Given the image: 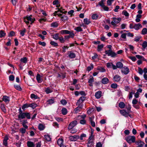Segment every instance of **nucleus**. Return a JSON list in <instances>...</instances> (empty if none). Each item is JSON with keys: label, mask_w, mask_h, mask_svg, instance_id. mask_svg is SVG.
Wrapping results in <instances>:
<instances>
[{"label": "nucleus", "mask_w": 147, "mask_h": 147, "mask_svg": "<svg viewBox=\"0 0 147 147\" xmlns=\"http://www.w3.org/2000/svg\"><path fill=\"white\" fill-rule=\"evenodd\" d=\"M26 117L28 119H30L31 117L30 114L29 113L23 112L18 114V120H20L22 119H25Z\"/></svg>", "instance_id": "obj_1"}, {"label": "nucleus", "mask_w": 147, "mask_h": 147, "mask_svg": "<svg viewBox=\"0 0 147 147\" xmlns=\"http://www.w3.org/2000/svg\"><path fill=\"white\" fill-rule=\"evenodd\" d=\"M125 140L128 143L130 144L135 142L136 137L134 136H129L126 137Z\"/></svg>", "instance_id": "obj_2"}, {"label": "nucleus", "mask_w": 147, "mask_h": 147, "mask_svg": "<svg viewBox=\"0 0 147 147\" xmlns=\"http://www.w3.org/2000/svg\"><path fill=\"white\" fill-rule=\"evenodd\" d=\"M105 53L108 56H111L112 57H116L117 55V54L113 51L112 50H106L105 51Z\"/></svg>", "instance_id": "obj_3"}, {"label": "nucleus", "mask_w": 147, "mask_h": 147, "mask_svg": "<svg viewBox=\"0 0 147 147\" xmlns=\"http://www.w3.org/2000/svg\"><path fill=\"white\" fill-rule=\"evenodd\" d=\"M113 21L111 22V24L113 26H115L116 24L119 23L121 21V19L120 18H113Z\"/></svg>", "instance_id": "obj_4"}, {"label": "nucleus", "mask_w": 147, "mask_h": 147, "mask_svg": "<svg viewBox=\"0 0 147 147\" xmlns=\"http://www.w3.org/2000/svg\"><path fill=\"white\" fill-rule=\"evenodd\" d=\"M77 124L76 121L75 120L70 123L68 126V128L69 129H71L75 127Z\"/></svg>", "instance_id": "obj_5"}, {"label": "nucleus", "mask_w": 147, "mask_h": 147, "mask_svg": "<svg viewBox=\"0 0 147 147\" xmlns=\"http://www.w3.org/2000/svg\"><path fill=\"white\" fill-rule=\"evenodd\" d=\"M69 138L70 141H76L79 138V136L77 135L71 136L69 137Z\"/></svg>", "instance_id": "obj_6"}, {"label": "nucleus", "mask_w": 147, "mask_h": 147, "mask_svg": "<svg viewBox=\"0 0 147 147\" xmlns=\"http://www.w3.org/2000/svg\"><path fill=\"white\" fill-rule=\"evenodd\" d=\"M121 72L124 74L127 75L129 72V69L127 67L124 66L121 69Z\"/></svg>", "instance_id": "obj_7"}, {"label": "nucleus", "mask_w": 147, "mask_h": 147, "mask_svg": "<svg viewBox=\"0 0 147 147\" xmlns=\"http://www.w3.org/2000/svg\"><path fill=\"white\" fill-rule=\"evenodd\" d=\"M31 17H32V15H30L29 16H26V20H28L29 21L31 22L30 24H32L35 20V19L34 18H31Z\"/></svg>", "instance_id": "obj_8"}, {"label": "nucleus", "mask_w": 147, "mask_h": 147, "mask_svg": "<svg viewBox=\"0 0 147 147\" xmlns=\"http://www.w3.org/2000/svg\"><path fill=\"white\" fill-rule=\"evenodd\" d=\"M121 79V76L118 75H115L113 79V81L115 82H119Z\"/></svg>", "instance_id": "obj_9"}, {"label": "nucleus", "mask_w": 147, "mask_h": 147, "mask_svg": "<svg viewBox=\"0 0 147 147\" xmlns=\"http://www.w3.org/2000/svg\"><path fill=\"white\" fill-rule=\"evenodd\" d=\"M134 142L138 145V146L137 147H142L144 144V142L140 140H139L136 142L135 141Z\"/></svg>", "instance_id": "obj_10"}, {"label": "nucleus", "mask_w": 147, "mask_h": 147, "mask_svg": "<svg viewBox=\"0 0 147 147\" xmlns=\"http://www.w3.org/2000/svg\"><path fill=\"white\" fill-rule=\"evenodd\" d=\"M68 57L71 59H73L76 57V55L71 51H69L67 52Z\"/></svg>", "instance_id": "obj_11"}, {"label": "nucleus", "mask_w": 147, "mask_h": 147, "mask_svg": "<svg viewBox=\"0 0 147 147\" xmlns=\"http://www.w3.org/2000/svg\"><path fill=\"white\" fill-rule=\"evenodd\" d=\"M2 100L7 104L10 101L9 97L7 96H4L2 98Z\"/></svg>", "instance_id": "obj_12"}, {"label": "nucleus", "mask_w": 147, "mask_h": 147, "mask_svg": "<svg viewBox=\"0 0 147 147\" xmlns=\"http://www.w3.org/2000/svg\"><path fill=\"white\" fill-rule=\"evenodd\" d=\"M142 27V25L140 23L135 24L134 25V28L136 30H138Z\"/></svg>", "instance_id": "obj_13"}, {"label": "nucleus", "mask_w": 147, "mask_h": 147, "mask_svg": "<svg viewBox=\"0 0 147 147\" xmlns=\"http://www.w3.org/2000/svg\"><path fill=\"white\" fill-rule=\"evenodd\" d=\"M120 113L126 117L128 116V113L124 110H121L119 111Z\"/></svg>", "instance_id": "obj_14"}, {"label": "nucleus", "mask_w": 147, "mask_h": 147, "mask_svg": "<svg viewBox=\"0 0 147 147\" xmlns=\"http://www.w3.org/2000/svg\"><path fill=\"white\" fill-rule=\"evenodd\" d=\"M95 96L96 98L99 99L102 96V92L101 91H98L95 93Z\"/></svg>", "instance_id": "obj_15"}, {"label": "nucleus", "mask_w": 147, "mask_h": 147, "mask_svg": "<svg viewBox=\"0 0 147 147\" xmlns=\"http://www.w3.org/2000/svg\"><path fill=\"white\" fill-rule=\"evenodd\" d=\"M109 80L106 77L104 78L101 80L102 83L104 84H107L109 83Z\"/></svg>", "instance_id": "obj_16"}, {"label": "nucleus", "mask_w": 147, "mask_h": 147, "mask_svg": "<svg viewBox=\"0 0 147 147\" xmlns=\"http://www.w3.org/2000/svg\"><path fill=\"white\" fill-rule=\"evenodd\" d=\"M86 97L84 96H82L80 98L79 100H78L77 103H82L85 100Z\"/></svg>", "instance_id": "obj_17"}, {"label": "nucleus", "mask_w": 147, "mask_h": 147, "mask_svg": "<svg viewBox=\"0 0 147 147\" xmlns=\"http://www.w3.org/2000/svg\"><path fill=\"white\" fill-rule=\"evenodd\" d=\"M27 144L28 147H34L35 146L34 143L31 141H28Z\"/></svg>", "instance_id": "obj_18"}, {"label": "nucleus", "mask_w": 147, "mask_h": 147, "mask_svg": "<svg viewBox=\"0 0 147 147\" xmlns=\"http://www.w3.org/2000/svg\"><path fill=\"white\" fill-rule=\"evenodd\" d=\"M116 65L117 67L119 69H122L123 67V64L121 62H117L116 63Z\"/></svg>", "instance_id": "obj_19"}, {"label": "nucleus", "mask_w": 147, "mask_h": 147, "mask_svg": "<svg viewBox=\"0 0 147 147\" xmlns=\"http://www.w3.org/2000/svg\"><path fill=\"white\" fill-rule=\"evenodd\" d=\"M60 33L62 34H68L70 33V31L67 30H62L60 31Z\"/></svg>", "instance_id": "obj_20"}, {"label": "nucleus", "mask_w": 147, "mask_h": 147, "mask_svg": "<svg viewBox=\"0 0 147 147\" xmlns=\"http://www.w3.org/2000/svg\"><path fill=\"white\" fill-rule=\"evenodd\" d=\"M94 145L93 140H88L87 143L88 147H92Z\"/></svg>", "instance_id": "obj_21"}, {"label": "nucleus", "mask_w": 147, "mask_h": 147, "mask_svg": "<svg viewBox=\"0 0 147 147\" xmlns=\"http://www.w3.org/2000/svg\"><path fill=\"white\" fill-rule=\"evenodd\" d=\"M45 92L47 94L51 93L53 92V90L52 88L47 87L46 88Z\"/></svg>", "instance_id": "obj_22"}, {"label": "nucleus", "mask_w": 147, "mask_h": 147, "mask_svg": "<svg viewBox=\"0 0 147 147\" xmlns=\"http://www.w3.org/2000/svg\"><path fill=\"white\" fill-rule=\"evenodd\" d=\"M63 140L62 138H59L57 141V144L60 146L63 144Z\"/></svg>", "instance_id": "obj_23"}, {"label": "nucleus", "mask_w": 147, "mask_h": 147, "mask_svg": "<svg viewBox=\"0 0 147 147\" xmlns=\"http://www.w3.org/2000/svg\"><path fill=\"white\" fill-rule=\"evenodd\" d=\"M40 78L41 77L40 75L39 74H38L36 77V79L37 82L39 83H40L42 82V80H41Z\"/></svg>", "instance_id": "obj_24"}, {"label": "nucleus", "mask_w": 147, "mask_h": 147, "mask_svg": "<svg viewBox=\"0 0 147 147\" xmlns=\"http://www.w3.org/2000/svg\"><path fill=\"white\" fill-rule=\"evenodd\" d=\"M61 113L63 115H66L67 113V110L65 108H63L61 109Z\"/></svg>", "instance_id": "obj_25"}, {"label": "nucleus", "mask_w": 147, "mask_h": 147, "mask_svg": "<svg viewBox=\"0 0 147 147\" xmlns=\"http://www.w3.org/2000/svg\"><path fill=\"white\" fill-rule=\"evenodd\" d=\"M20 60L21 62L26 63L27 61V59L26 57H24L21 58Z\"/></svg>", "instance_id": "obj_26"}, {"label": "nucleus", "mask_w": 147, "mask_h": 147, "mask_svg": "<svg viewBox=\"0 0 147 147\" xmlns=\"http://www.w3.org/2000/svg\"><path fill=\"white\" fill-rule=\"evenodd\" d=\"M44 137L45 139L48 141H50L51 140L50 137L49 135H44Z\"/></svg>", "instance_id": "obj_27"}, {"label": "nucleus", "mask_w": 147, "mask_h": 147, "mask_svg": "<svg viewBox=\"0 0 147 147\" xmlns=\"http://www.w3.org/2000/svg\"><path fill=\"white\" fill-rule=\"evenodd\" d=\"M125 105L124 102H121L119 104V107L121 109H123L125 107Z\"/></svg>", "instance_id": "obj_28"}, {"label": "nucleus", "mask_w": 147, "mask_h": 147, "mask_svg": "<svg viewBox=\"0 0 147 147\" xmlns=\"http://www.w3.org/2000/svg\"><path fill=\"white\" fill-rule=\"evenodd\" d=\"M58 24L56 22H54L51 24V26L54 28H56L58 26Z\"/></svg>", "instance_id": "obj_29"}, {"label": "nucleus", "mask_w": 147, "mask_h": 147, "mask_svg": "<svg viewBox=\"0 0 147 147\" xmlns=\"http://www.w3.org/2000/svg\"><path fill=\"white\" fill-rule=\"evenodd\" d=\"M104 47V45L103 44L99 45L97 47V50L98 51H100L102 50Z\"/></svg>", "instance_id": "obj_30"}, {"label": "nucleus", "mask_w": 147, "mask_h": 147, "mask_svg": "<svg viewBox=\"0 0 147 147\" xmlns=\"http://www.w3.org/2000/svg\"><path fill=\"white\" fill-rule=\"evenodd\" d=\"M0 108L4 112L6 113V110L5 107L4 105L3 104H1L0 106Z\"/></svg>", "instance_id": "obj_31"}, {"label": "nucleus", "mask_w": 147, "mask_h": 147, "mask_svg": "<svg viewBox=\"0 0 147 147\" xmlns=\"http://www.w3.org/2000/svg\"><path fill=\"white\" fill-rule=\"evenodd\" d=\"M45 127L42 124H40L38 126V128L40 130H42L44 129Z\"/></svg>", "instance_id": "obj_32"}, {"label": "nucleus", "mask_w": 147, "mask_h": 147, "mask_svg": "<svg viewBox=\"0 0 147 147\" xmlns=\"http://www.w3.org/2000/svg\"><path fill=\"white\" fill-rule=\"evenodd\" d=\"M6 33L2 30L0 31V38H1L5 36Z\"/></svg>", "instance_id": "obj_33"}, {"label": "nucleus", "mask_w": 147, "mask_h": 147, "mask_svg": "<svg viewBox=\"0 0 147 147\" xmlns=\"http://www.w3.org/2000/svg\"><path fill=\"white\" fill-rule=\"evenodd\" d=\"M26 31V30L25 28H24L23 30H20V34L22 36L24 35Z\"/></svg>", "instance_id": "obj_34"}, {"label": "nucleus", "mask_w": 147, "mask_h": 147, "mask_svg": "<svg viewBox=\"0 0 147 147\" xmlns=\"http://www.w3.org/2000/svg\"><path fill=\"white\" fill-rule=\"evenodd\" d=\"M89 118L90 122V123L91 125L93 127H95V123L93 121L92 118L91 117H89Z\"/></svg>", "instance_id": "obj_35"}, {"label": "nucleus", "mask_w": 147, "mask_h": 147, "mask_svg": "<svg viewBox=\"0 0 147 147\" xmlns=\"http://www.w3.org/2000/svg\"><path fill=\"white\" fill-rule=\"evenodd\" d=\"M37 106V104L34 103L29 104V106L30 107L32 108L33 109L35 108Z\"/></svg>", "instance_id": "obj_36"}, {"label": "nucleus", "mask_w": 147, "mask_h": 147, "mask_svg": "<svg viewBox=\"0 0 147 147\" xmlns=\"http://www.w3.org/2000/svg\"><path fill=\"white\" fill-rule=\"evenodd\" d=\"M74 30L77 32H82L83 31L82 28L80 26L76 27L74 29Z\"/></svg>", "instance_id": "obj_37"}, {"label": "nucleus", "mask_w": 147, "mask_h": 147, "mask_svg": "<svg viewBox=\"0 0 147 147\" xmlns=\"http://www.w3.org/2000/svg\"><path fill=\"white\" fill-rule=\"evenodd\" d=\"M61 19L62 20L64 21L67 20L68 19V17L67 16L65 15H64L63 16H61Z\"/></svg>", "instance_id": "obj_38"}, {"label": "nucleus", "mask_w": 147, "mask_h": 147, "mask_svg": "<svg viewBox=\"0 0 147 147\" xmlns=\"http://www.w3.org/2000/svg\"><path fill=\"white\" fill-rule=\"evenodd\" d=\"M94 67L93 64H91L90 66H88L87 68V70L88 71H90L93 69Z\"/></svg>", "instance_id": "obj_39"}, {"label": "nucleus", "mask_w": 147, "mask_h": 147, "mask_svg": "<svg viewBox=\"0 0 147 147\" xmlns=\"http://www.w3.org/2000/svg\"><path fill=\"white\" fill-rule=\"evenodd\" d=\"M59 38V34L57 33L55 34L53 36V38L55 40H57Z\"/></svg>", "instance_id": "obj_40"}, {"label": "nucleus", "mask_w": 147, "mask_h": 147, "mask_svg": "<svg viewBox=\"0 0 147 147\" xmlns=\"http://www.w3.org/2000/svg\"><path fill=\"white\" fill-rule=\"evenodd\" d=\"M84 22L85 24L87 25L88 24L90 23V20L87 18L84 19Z\"/></svg>", "instance_id": "obj_41"}, {"label": "nucleus", "mask_w": 147, "mask_h": 147, "mask_svg": "<svg viewBox=\"0 0 147 147\" xmlns=\"http://www.w3.org/2000/svg\"><path fill=\"white\" fill-rule=\"evenodd\" d=\"M98 17V15L96 14H94L92 15V18L93 19L96 20Z\"/></svg>", "instance_id": "obj_42"}, {"label": "nucleus", "mask_w": 147, "mask_h": 147, "mask_svg": "<svg viewBox=\"0 0 147 147\" xmlns=\"http://www.w3.org/2000/svg\"><path fill=\"white\" fill-rule=\"evenodd\" d=\"M47 102L48 104H51L54 102V101L53 99H50L48 100Z\"/></svg>", "instance_id": "obj_43"}, {"label": "nucleus", "mask_w": 147, "mask_h": 147, "mask_svg": "<svg viewBox=\"0 0 147 147\" xmlns=\"http://www.w3.org/2000/svg\"><path fill=\"white\" fill-rule=\"evenodd\" d=\"M147 33V29L146 28H144L143 29L142 31V34L144 35Z\"/></svg>", "instance_id": "obj_44"}, {"label": "nucleus", "mask_w": 147, "mask_h": 147, "mask_svg": "<svg viewBox=\"0 0 147 147\" xmlns=\"http://www.w3.org/2000/svg\"><path fill=\"white\" fill-rule=\"evenodd\" d=\"M29 107V104L26 103L22 107V109L24 110H25V109L26 108H27Z\"/></svg>", "instance_id": "obj_45"}, {"label": "nucleus", "mask_w": 147, "mask_h": 147, "mask_svg": "<svg viewBox=\"0 0 147 147\" xmlns=\"http://www.w3.org/2000/svg\"><path fill=\"white\" fill-rule=\"evenodd\" d=\"M86 117V116L84 114L82 115H79L78 116V117H77L76 119H78L80 117V118H82L83 119H84Z\"/></svg>", "instance_id": "obj_46"}, {"label": "nucleus", "mask_w": 147, "mask_h": 147, "mask_svg": "<svg viewBox=\"0 0 147 147\" xmlns=\"http://www.w3.org/2000/svg\"><path fill=\"white\" fill-rule=\"evenodd\" d=\"M76 105H78V107L79 108V109H82V107L83 106V105L82 103H77V102L76 103Z\"/></svg>", "instance_id": "obj_47"}, {"label": "nucleus", "mask_w": 147, "mask_h": 147, "mask_svg": "<svg viewBox=\"0 0 147 147\" xmlns=\"http://www.w3.org/2000/svg\"><path fill=\"white\" fill-rule=\"evenodd\" d=\"M60 41V42L61 43H63L65 42L64 38H63V36L60 37L58 39Z\"/></svg>", "instance_id": "obj_48"}, {"label": "nucleus", "mask_w": 147, "mask_h": 147, "mask_svg": "<svg viewBox=\"0 0 147 147\" xmlns=\"http://www.w3.org/2000/svg\"><path fill=\"white\" fill-rule=\"evenodd\" d=\"M97 70L101 72H104L105 71V69L102 67H98L97 68Z\"/></svg>", "instance_id": "obj_49"}, {"label": "nucleus", "mask_w": 147, "mask_h": 147, "mask_svg": "<svg viewBox=\"0 0 147 147\" xmlns=\"http://www.w3.org/2000/svg\"><path fill=\"white\" fill-rule=\"evenodd\" d=\"M50 43L51 45L53 46L54 47H57L58 45V44L56 42H55L53 41H51Z\"/></svg>", "instance_id": "obj_50"}, {"label": "nucleus", "mask_w": 147, "mask_h": 147, "mask_svg": "<svg viewBox=\"0 0 147 147\" xmlns=\"http://www.w3.org/2000/svg\"><path fill=\"white\" fill-rule=\"evenodd\" d=\"M122 14L124 15L125 16H129V14L127 11L125 10L123 11L122 12Z\"/></svg>", "instance_id": "obj_51"}, {"label": "nucleus", "mask_w": 147, "mask_h": 147, "mask_svg": "<svg viewBox=\"0 0 147 147\" xmlns=\"http://www.w3.org/2000/svg\"><path fill=\"white\" fill-rule=\"evenodd\" d=\"M94 82V78L92 76L90 77V78L89 79L88 82L89 83H92L93 82Z\"/></svg>", "instance_id": "obj_52"}, {"label": "nucleus", "mask_w": 147, "mask_h": 147, "mask_svg": "<svg viewBox=\"0 0 147 147\" xmlns=\"http://www.w3.org/2000/svg\"><path fill=\"white\" fill-rule=\"evenodd\" d=\"M86 136V135L84 134H81L80 136L79 137V138L81 140H83V138L85 137Z\"/></svg>", "instance_id": "obj_53"}, {"label": "nucleus", "mask_w": 147, "mask_h": 147, "mask_svg": "<svg viewBox=\"0 0 147 147\" xmlns=\"http://www.w3.org/2000/svg\"><path fill=\"white\" fill-rule=\"evenodd\" d=\"M142 45L143 48L145 49L147 47V42L144 41L143 42Z\"/></svg>", "instance_id": "obj_54"}, {"label": "nucleus", "mask_w": 147, "mask_h": 147, "mask_svg": "<svg viewBox=\"0 0 147 147\" xmlns=\"http://www.w3.org/2000/svg\"><path fill=\"white\" fill-rule=\"evenodd\" d=\"M81 109L78 108V107L76 108L74 110V113H77L80 111Z\"/></svg>", "instance_id": "obj_55"}, {"label": "nucleus", "mask_w": 147, "mask_h": 147, "mask_svg": "<svg viewBox=\"0 0 147 147\" xmlns=\"http://www.w3.org/2000/svg\"><path fill=\"white\" fill-rule=\"evenodd\" d=\"M60 102L62 105H65L67 103L66 100L65 99L61 100L60 101Z\"/></svg>", "instance_id": "obj_56"}, {"label": "nucleus", "mask_w": 147, "mask_h": 147, "mask_svg": "<svg viewBox=\"0 0 147 147\" xmlns=\"http://www.w3.org/2000/svg\"><path fill=\"white\" fill-rule=\"evenodd\" d=\"M111 87L113 88H116L117 87V85L116 84H113L111 85Z\"/></svg>", "instance_id": "obj_57"}, {"label": "nucleus", "mask_w": 147, "mask_h": 147, "mask_svg": "<svg viewBox=\"0 0 147 147\" xmlns=\"http://www.w3.org/2000/svg\"><path fill=\"white\" fill-rule=\"evenodd\" d=\"M31 98H34L35 99H36L38 98V96H37L35 95L34 94H32L30 96Z\"/></svg>", "instance_id": "obj_58"}, {"label": "nucleus", "mask_w": 147, "mask_h": 147, "mask_svg": "<svg viewBox=\"0 0 147 147\" xmlns=\"http://www.w3.org/2000/svg\"><path fill=\"white\" fill-rule=\"evenodd\" d=\"M20 122H22L21 124H26L28 123V121L27 120H20Z\"/></svg>", "instance_id": "obj_59"}, {"label": "nucleus", "mask_w": 147, "mask_h": 147, "mask_svg": "<svg viewBox=\"0 0 147 147\" xmlns=\"http://www.w3.org/2000/svg\"><path fill=\"white\" fill-rule=\"evenodd\" d=\"M15 32L13 31H11L8 35L9 37L13 36L15 35Z\"/></svg>", "instance_id": "obj_60"}, {"label": "nucleus", "mask_w": 147, "mask_h": 147, "mask_svg": "<svg viewBox=\"0 0 147 147\" xmlns=\"http://www.w3.org/2000/svg\"><path fill=\"white\" fill-rule=\"evenodd\" d=\"M102 8H103V10L105 11H109V8L105 5L103 6Z\"/></svg>", "instance_id": "obj_61"}, {"label": "nucleus", "mask_w": 147, "mask_h": 147, "mask_svg": "<svg viewBox=\"0 0 147 147\" xmlns=\"http://www.w3.org/2000/svg\"><path fill=\"white\" fill-rule=\"evenodd\" d=\"M14 86L16 89L20 91L22 90V88L19 85H14Z\"/></svg>", "instance_id": "obj_62"}, {"label": "nucleus", "mask_w": 147, "mask_h": 147, "mask_svg": "<svg viewBox=\"0 0 147 147\" xmlns=\"http://www.w3.org/2000/svg\"><path fill=\"white\" fill-rule=\"evenodd\" d=\"M14 77L13 75H11L9 77V79L10 81H13L14 80Z\"/></svg>", "instance_id": "obj_63"}, {"label": "nucleus", "mask_w": 147, "mask_h": 147, "mask_svg": "<svg viewBox=\"0 0 147 147\" xmlns=\"http://www.w3.org/2000/svg\"><path fill=\"white\" fill-rule=\"evenodd\" d=\"M138 71L139 73L141 75H142L143 73V71L141 68L138 67Z\"/></svg>", "instance_id": "obj_64"}]
</instances>
